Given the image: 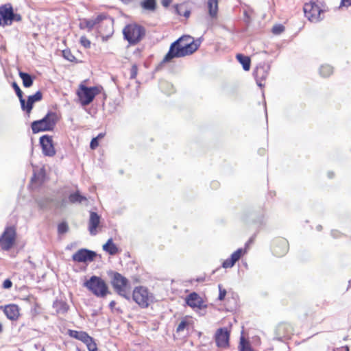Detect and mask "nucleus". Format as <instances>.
Segmentation results:
<instances>
[{
  "label": "nucleus",
  "mask_w": 351,
  "mask_h": 351,
  "mask_svg": "<svg viewBox=\"0 0 351 351\" xmlns=\"http://www.w3.org/2000/svg\"><path fill=\"white\" fill-rule=\"evenodd\" d=\"M305 16L313 23H318L324 19V13L328 11L324 0H310L304 5Z\"/></svg>",
  "instance_id": "obj_1"
},
{
  "label": "nucleus",
  "mask_w": 351,
  "mask_h": 351,
  "mask_svg": "<svg viewBox=\"0 0 351 351\" xmlns=\"http://www.w3.org/2000/svg\"><path fill=\"white\" fill-rule=\"evenodd\" d=\"M195 47L193 45H182V39H178L170 45L169 51L162 60V63L169 62L173 58H182L193 53Z\"/></svg>",
  "instance_id": "obj_2"
},
{
  "label": "nucleus",
  "mask_w": 351,
  "mask_h": 351,
  "mask_svg": "<svg viewBox=\"0 0 351 351\" xmlns=\"http://www.w3.org/2000/svg\"><path fill=\"white\" fill-rule=\"evenodd\" d=\"M58 121L57 114L49 111L41 119L34 121L32 123L31 127L33 133H38L44 131H52Z\"/></svg>",
  "instance_id": "obj_3"
},
{
  "label": "nucleus",
  "mask_w": 351,
  "mask_h": 351,
  "mask_svg": "<svg viewBox=\"0 0 351 351\" xmlns=\"http://www.w3.org/2000/svg\"><path fill=\"white\" fill-rule=\"evenodd\" d=\"M123 34L130 45H135L145 37V29L136 23H130L123 28Z\"/></svg>",
  "instance_id": "obj_4"
},
{
  "label": "nucleus",
  "mask_w": 351,
  "mask_h": 351,
  "mask_svg": "<svg viewBox=\"0 0 351 351\" xmlns=\"http://www.w3.org/2000/svg\"><path fill=\"white\" fill-rule=\"evenodd\" d=\"M112 285L115 291L121 296L130 300V285L128 280L117 272L112 274Z\"/></svg>",
  "instance_id": "obj_5"
},
{
  "label": "nucleus",
  "mask_w": 351,
  "mask_h": 351,
  "mask_svg": "<svg viewBox=\"0 0 351 351\" xmlns=\"http://www.w3.org/2000/svg\"><path fill=\"white\" fill-rule=\"evenodd\" d=\"M84 285L97 297L104 298L108 292L105 281L96 276H91L84 283Z\"/></svg>",
  "instance_id": "obj_6"
},
{
  "label": "nucleus",
  "mask_w": 351,
  "mask_h": 351,
  "mask_svg": "<svg viewBox=\"0 0 351 351\" xmlns=\"http://www.w3.org/2000/svg\"><path fill=\"white\" fill-rule=\"evenodd\" d=\"M99 93L100 88L97 86L88 87L81 84L77 94L80 104L85 106L89 105Z\"/></svg>",
  "instance_id": "obj_7"
},
{
  "label": "nucleus",
  "mask_w": 351,
  "mask_h": 351,
  "mask_svg": "<svg viewBox=\"0 0 351 351\" xmlns=\"http://www.w3.org/2000/svg\"><path fill=\"white\" fill-rule=\"evenodd\" d=\"M132 298L141 308H147L153 301V296L143 287H136L133 291Z\"/></svg>",
  "instance_id": "obj_8"
},
{
  "label": "nucleus",
  "mask_w": 351,
  "mask_h": 351,
  "mask_svg": "<svg viewBox=\"0 0 351 351\" xmlns=\"http://www.w3.org/2000/svg\"><path fill=\"white\" fill-rule=\"evenodd\" d=\"M16 238V229L14 226L7 227L0 237V250H10L14 245Z\"/></svg>",
  "instance_id": "obj_9"
},
{
  "label": "nucleus",
  "mask_w": 351,
  "mask_h": 351,
  "mask_svg": "<svg viewBox=\"0 0 351 351\" xmlns=\"http://www.w3.org/2000/svg\"><path fill=\"white\" fill-rule=\"evenodd\" d=\"M230 330L227 328L217 329L215 335V340L217 347L226 348L229 346Z\"/></svg>",
  "instance_id": "obj_10"
},
{
  "label": "nucleus",
  "mask_w": 351,
  "mask_h": 351,
  "mask_svg": "<svg viewBox=\"0 0 351 351\" xmlns=\"http://www.w3.org/2000/svg\"><path fill=\"white\" fill-rule=\"evenodd\" d=\"M97 254L95 252L82 248L77 250L75 254L72 256V259L74 261L79 263H86V262H91L96 257Z\"/></svg>",
  "instance_id": "obj_11"
},
{
  "label": "nucleus",
  "mask_w": 351,
  "mask_h": 351,
  "mask_svg": "<svg viewBox=\"0 0 351 351\" xmlns=\"http://www.w3.org/2000/svg\"><path fill=\"white\" fill-rule=\"evenodd\" d=\"M93 22L95 23V27H97L98 31L99 33H103V25H105L106 26H108V33H111L113 27V20L112 18L108 16L106 14H100L95 19H92Z\"/></svg>",
  "instance_id": "obj_12"
},
{
  "label": "nucleus",
  "mask_w": 351,
  "mask_h": 351,
  "mask_svg": "<svg viewBox=\"0 0 351 351\" xmlns=\"http://www.w3.org/2000/svg\"><path fill=\"white\" fill-rule=\"evenodd\" d=\"M40 144L45 156L51 157L56 154L52 136L47 134L42 136L40 138Z\"/></svg>",
  "instance_id": "obj_13"
},
{
  "label": "nucleus",
  "mask_w": 351,
  "mask_h": 351,
  "mask_svg": "<svg viewBox=\"0 0 351 351\" xmlns=\"http://www.w3.org/2000/svg\"><path fill=\"white\" fill-rule=\"evenodd\" d=\"M12 16L13 9L10 5H4L0 7V25H11Z\"/></svg>",
  "instance_id": "obj_14"
},
{
  "label": "nucleus",
  "mask_w": 351,
  "mask_h": 351,
  "mask_svg": "<svg viewBox=\"0 0 351 351\" xmlns=\"http://www.w3.org/2000/svg\"><path fill=\"white\" fill-rule=\"evenodd\" d=\"M43 98V93L38 90L35 94L29 95L27 97V101L24 99V105L21 104V109L25 111L27 114H29L33 108L34 104L40 101Z\"/></svg>",
  "instance_id": "obj_15"
},
{
  "label": "nucleus",
  "mask_w": 351,
  "mask_h": 351,
  "mask_svg": "<svg viewBox=\"0 0 351 351\" xmlns=\"http://www.w3.org/2000/svg\"><path fill=\"white\" fill-rule=\"evenodd\" d=\"M269 70V66L265 64H260L256 66L254 75L258 86L262 87L263 86L262 81L267 78Z\"/></svg>",
  "instance_id": "obj_16"
},
{
  "label": "nucleus",
  "mask_w": 351,
  "mask_h": 351,
  "mask_svg": "<svg viewBox=\"0 0 351 351\" xmlns=\"http://www.w3.org/2000/svg\"><path fill=\"white\" fill-rule=\"evenodd\" d=\"M185 300L187 305L193 308H197L199 309H204L206 308V305L204 304L202 298L195 292L188 295Z\"/></svg>",
  "instance_id": "obj_17"
},
{
  "label": "nucleus",
  "mask_w": 351,
  "mask_h": 351,
  "mask_svg": "<svg viewBox=\"0 0 351 351\" xmlns=\"http://www.w3.org/2000/svg\"><path fill=\"white\" fill-rule=\"evenodd\" d=\"M288 241L284 239H278L273 246V252L277 256H284L288 251Z\"/></svg>",
  "instance_id": "obj_18"
},
{
  "label": "nucleus",
  "mask_w": 351,
  "mask_h": 351,
  "mask_svg": "<svg viewBox=\"0 0 351 351\" xmlns=\"http://www.w3.org/2000/svg\"><path fill=\"white\" fill-rule=\"evenodd\" d=\"M100 216L96 212H90L88 230L91 235H95L97 234V228L100 223Z\"/></svg>",
  "instance_id": "obj_19"
},
{
  "label": "nucleus",
  "mask_w": 351,
  "mask_h": 351,
  "mask_svg": "<svg viewBox=\"0 0 351 351\" xmlns=\"http://www.w3.org/2000/svg\"><path fill=\"white\" fill-rule=\"evenodd\" d=\"M3 312L10 320H15L19 315V309L16 304H8L4 307Z\"/></svg>",
  "instance_id": "obj_20"
},
{
  "label": "nucleus",
  "mask_w": 351,
  "mask_h": 351,
  "mask_svg": "<svg viewBox=\"0 0 351 351\" xmlns=\"http://www.w3.org/2000/svg\"><path fill=\"white\" fill-rule=\"evenodd\" d=\"M69 335L70 337H73L76 339L82 341L83 343L90 341V336L84 331H77L73 330H69Z\"/></svg>",
  "instance_id": "obj_21"
},
{
  "label": "nucleus",
  "mask_w": 351,
  "mask_h": 351,
  "mask_svg": "<svg viewBox=\"0 0 351 351\" xmlns=\"http://www.w3.org/2000/svg\"><path fill=\"white\" fill-rule=\"evenodd\" d=\"M175 12L180 16H184L185 18H189L191 14V10L189 8L188 4L182 3L175 5Z\"/></svg>",
  "instance_id": "obj_22"
},
{
  "label": "nucleus",
  "mask_w": 351,
  "mask_h": 351,
  "mask_svg": "<svg viewBox=\"0 0 351 351\" xmlns=\"http://www.w3.org/2000/svg\"><path fill=\"white\" fill-rule=\"evenodd\" d=\"M103 250L108 252L110 255H115L119 252V248L113 243L112 238H110L107 242L103 245Z\"/></svg>",
  "instance_id": "obj_23"
},
{
  "label": "nucleus",
  "mask_w": 351,
  "mask_h": 351,
  "mask_svg": "<svg viewBox=\"0 0 351 351\" xmlns=\"http://www.w3.org/2000/svg\"><path fill=\"white\" fill-rule=\"evenodd\" d=\"M207 7L210 16L216 18L218 12V0H208Z\"/></svg>",
  "instance_id": "obj_24"
},
{
  "label": "nucleus",
  "mask_w": 351,
  "mask_h": 351,
  "mask_svg": "<svg viewBox=\"0 0 351 351\" xmlns=\"http://www.w3.org/2000/svg\"><path fill=\"white\" fill-rule=\"evenodd\" d=\"M53 308H55L56 313L63 314L67 312L69 306L66 302L56 300L53 304Z\"/></svg>",
  "instance_id": "obj_25"
},
{
  "label": "nucleus",
  "mask_w": 351,
  "mask_h": 351,
  "mask_svg": "<svg viewBox=\"0 0 351 351\" xmlns=\"http://www.w3.org/2000/svg\"><path fill=\"white\" fill-rule=\"evenodd\" d=\"M19 75L22 80L23 84L25 87L29 88L32 86L34 80L31 75L23 71H19Z\"/></svg>",
  "instance_id": "obj_26"
},
{
  "label": "nucleus",
  "mask_w": 351,
  "mask_h": 351,
  "mask_svg": "<svg viewBox=\"0 0 351 351\" xmlns=\"http://www.w3.org/2000/svg\"><path fill=\"white\" fill-rule=\"evenodd\" d=\"M179 39H182V45H193V48L195 47V51L197 50L200 45V41L199 40H194L193 38L189 36H182Z\"/></svg>",
  "instance_id": "obj_27"
},
{
  "label": "nucleus",
  "mask_w": 351,
  "mask_h": 351,
  "mask_svg": "<svg viewBox=\"0 0 351 351\" xmlns=\"http://www.w3.org/2000/svg\"><path fill=\"white\" fill-rule=\"evenodd\" d=\"M237 59L242 64L245 71H249L250 69V58L248 56L239 53L237 55Z\"/></svg>",
  "instance_id": "obj_28"
},
{
  "label": "nucleus",
  "mask_w": 351,
  "mask_h": 351,
  "mask_svg": "<svg viewBox=\"0 0 351 351\" xmlns=\"http://www.w3.org/2000/svg\"><path fill=\"white\" fill-rule=\"evenodd\" d=\"M69 200L72 204L82 203L84 201H86L87 199L85 196L82 195L79 191L71 193L69 196Z\"/></svg>",
  "instance_id": "obj_29"
},
{
  "label": "nucleus",
  "mask_w": 351,
  "mask_h": 351,
  "mask_svg": "<svg viewBox=\"0 0 351 351\" xmlns=\"http://www.w3.org/2000/svg\"><path fill=\"white\" fill-rule=\"evenodd\" d=\"M141 6L144 10L153 12L156 8V0H143Z\"/></svg>",
  "instance_id": "obj_30"
},
{
  "label": "nucleus",
  "mask_w": 351,
  "mask_h": 351,
  "mask_svg": "<svg viewBox=\"0 0 351 351\" xmlns=\"http://www.w3.org/2000/svg\"><path fill=\"white\" fill-rule=\"evenodd\" d=\"M333 73V68L329 64L322 65L319 68V74L324 77L330 76Z\"/></svg>",
  "instance_id": "obj_31"
},
{
  "label": "nucleus",
  "mask_w": 351,
  "mask_h": 351,
  "mask_svg": "<svg viewBox=\"0 0 351 351\" xmlns=\"http://www.w3.org/2000/svg\"><path fill=\"white\" fill-rule=\"evenodd\" d=\"M95 27V23L93 19H83L80 23V29H88V31L92 30Z\"/></svg>",
  "instance_id": "obj_32"
},
{
  "label": "nucleus",
  "mask_w": 351,
  "mask_h": 351,
  "mask_svg": "<svg viewBox=\"0 0 351 351\" xmlns=\"http://www.w3.org/2000/svg\"><path fill=\"white\" fill-rule=\"evenodd\" d=\"M239 348V351H254V350L248 344V342L246 341L243 337H241Z\"/></svg>",
  "instance_id": "obj_33"
},
{
  "label": "nucleus",
  "mask_w": 351,
  "mask_h": 351,
  "mask_svg": "<svg viewBox=\"0 0 351 351\" xmlns=\"http://www.w3.org/2000/svg\"><path fill=\"white\" fill-rule=\"evenodd\" d=\"M12 87H13L14 90H15V93H16L17 97L19 99L20 104H24V98L23 96V93L22 90H21L20 87L19 86V85L16 82H13Z\"/></svg>",
  "instance_id": "obj_34"
},
{
  "label": "nucleus",
  "mask_w": 351,
  "mask_h": 351,
  "mask_svg": "<svg viewBox=\"0 0 351 351\" xmlns=\"http://www.w3.org/2000/svg\"><path fill=\"white\" fill-rule=\"evenodd\" d=\"M244 252L245 251L242 248H239L232 254L230 258L236 263V262L241 258Z\"/></svg>",
  "instance_id": "obj_35"
},
{
  "label": "nucleus",
  "mask_w": 351,
  "mask_h": 351,
  "mask_svg": "<svg viewBox=\"0 0 351 351\" xmlns=\"http://www.w3.org/2000/svg\"><path fill=\"white\" fill-rule=\"evenodd\" d=\"M51 202H52V199L46 197V198H43V199H40L38 200V204L41 208L45 209V208H47L49 206V204L51 203Z\"/></svg>",
  "instance_id": "obj_36"
},
{
  "label": "nucleus",
  "mask_w": 351,
  "mask_h": 351,
  "mask_svg": "<svg viewBox=\"0 0 351 351\" xmlns=\"http://www.w3.org/2000/svg\"><path fill=\"white\" fill-rule=\"evenodd\" d=\"M90 341H86L84 343L86 345L88 350L89 351H98L97 345L91 337H90Z\"/></svg>",
  "instance_id": "obj_37"
},
{
  "label": "nucleus",
  "mask_w": 351,
  "mask_h": 351,
  "mask_svg": "<svg viewBox=\"0 0 351 351\" xmlns=\"http://www.w3.org/2000/svg\"><path fill=\"white\" fill-rule=\"evenodd\" d=\"M285 30V27L282 25H276L272 27V33L276 35L280 34Z\"/></svg>",
  "instance_id": "obj_38"
},
{
  "label": "nucleus",
  "mask_w": 351,
  "mask_h": 351,
  "mask_svg": "<svg viewBox=\"0 0 351 351\" xmlns=\"http://www.w3.org/2000/svg\"><path fill=\"white\" fill-rule=\"evenodd\" d=\"M189 326V322L186 319H182L176 328L177 332L183 331Z\"/></svg>",
  "instance_id": "obj_39"
},
{
  "label": "nucleus",
  "mask_w": 351,
  "mask_h": 351,
  "mask_svg": "<svg viewBox=\"0 0 351 351\" xmlns=\"http://www.w3.org/2000/svg\"><path fill=\"white\" fill-rule=\"evenodd\" d=\"M69 227L66 222L60 223L58 226V231L60 234L66 233L68 231Z\"/></svg>",
  "instance_id": "obj_40"
},
{
  "label": "nucleus",
  "mask_w": 351,
  "mask_h": 351,
  "mask_svg": "<svg viewBox=\"0 0 351 351\" xmlns=\"http://www.w3.org/2000/svg\"><path fill=\"white\" fill-rule=\"evenodd\" d=\"M63 56L65 59L70 62H73L75 60V56L71 53L69 50H64L62 51Z\"/></svg>",
  "instance_id": "obj_41"
},
{
  "label": "nucleus",
  "mask_w": 351,
  "mask_h": 351,
  "mask_svg": "<svg viewBox=\"0 0 351 351\" xmlns=\"http://www.w3.org/2000/svg\"><path fill=\"white\" fill-rule=\"evenodd\" d=\"M218 288H219V291L218 299H219V300L222 301L224 300L227 292H226V290L225 289H223L222 285L220 284L218 285Z\"/></svg>",
  "instance_id": "obj_42"
},
{
  "label": "nucleus",
  "mask_w": 351,
  "mask_h": 351,
  "mask_svg": "<svg viewBox=\"0 0 351 351\" xmlns=\"http://www.w3.org/2000/svg\"><path fill=\"white\" fill-rule=\"evenodd\" d=\"M234 264L235 263L231 258H228L223 262L222 267L223 268H231Z\"/></svg>",
  "instance_id": "obj_43"
},
{
  "label": "nucleus",
  "mask_w": 351,
  "mask_h": 351,
  "mask_svg": "<svg viewBox=\"0 0 351 351\" xmlns=\"http://www.w3.org/2000/svg\"><path fill=\"white\" fill-rule=\"evenodd\" d=\"M80 43L85 48H90V41L85 36H82L80 38Z\"/></svg>",
  "instance_id": "obj_44"
},
{
  "label": "nucleus",
  "mask_w": 351,
  "mask_h": 351,
  "mask_svg": "<svg viewBox=\"0 0 351 351\" xmlns=\"http://www.w3.org/2000/svg\"><path fill=\"white\" fill-rule=\"evenodd\" d=\"M138 68L136 65H133L130 69V78L134 79L137 75Z\"/></svg>",
  "instance_id": "obj_45"
},
{
  "label": "nucleus",
  "mask_w": 351,
  "mask_h": 351,
  "mask_svg": "<svg viewBox=\"0 0 351 351\" xmlns=\"http://www.w3.org/2000/svg\"><path fill=\"white\" fill-rule=\"evenodd\" d=\"M98 145H99L98 138H93L90 141V147L92 149H95L97 147Z\"/></svg>",
  "instance_id": "obj_46"
},
{
  "label": "nucleus",
  "mask_w": 351,
  "mask_h": 351,
  "mask_svg": "<svg viewBox=\"0 0 351 351\" xmlns=\"http://www.w3.org/2000/svg\"><path fill=\"white\" fill-rule=\"evenodd\" d=\"M12 282L10 280L6 279L4 280V282L3 283V287L4 289H10L12 287Z\"/></svg>",
  "instance_id": "obj_47"
},
{
  "label": "nucleus",
  "mask_w": 351,
  "mask_h": 351,
  "mask_svg": "<svg viewBox=\"0 0 351 351\" xmlns=\"http://www.w3.org/2000/svg\"><path fill=\"white\" fill-rule=\"evenodd\" d=\"M21 20V16L20 14H15L14 12H13V16L12 17V23L13 21H19Z\"/></svg>",
  "instance_id": "obj_48"
},
{
  "label": "nucleus",
  "mask_w": 351,
  "mask_h": 351,
  "mask_svg": "<svg viewBox=\"0 0 351 351\" xmlns=\"http://www.w3.org/2000/svg\"><path fill=\"white\" fill-rule=\"evenodd\" d=\"M341 5L347 7L351 5V0H341Z\"/></svg>",
  "instance_id": "obj_49"
},
{
  "label": "nucleus",
  "mask_w": 351,
  "mask_h": 351,
  "mask_svg": "<svg viewBox=\"0 0 351 351\" xmlns=\"http://www.w3.org/2000/svg\"><path fill=\"white\" fill-rule=\"evenodd\" d=\"M108 26H106L105 25H103V33H100L101 34H106V35H108V34H111L112 32L111 33H108ZM113 32V30L112 31Z\"/></svg>",
  "instance_id": "obj_50"
},
{
  "label": "nucleus",
  "mask_w": 351,
  "mask_h": 351,
  "mask_svg": "<svg viewBox=\"0 0 351 351\" xmlns=\"http://www.w3.org/2000/svg\"><path fill=\"white\" fill-rule=\"evenodd\" d=\"M171 3V0H162L161 3L164 7H168Z\"/></svg>",
  "instance_id": "obj_51"
},
{
  "label": "nucleus",
  "mask_w": 351,
  "mask_h": 351,
  "mask_svg": "<svg viewBox=\"0 0 351 351\" xmlns=\"http://www.w3.org/2000/svg\"><path fill=\"white\" fill-rule=\"evenodd\" d=\"M115 304H116V302H115L114 300H112V301H111V302H110V304H109V306H110V308L111 309H112V308H114V305H115Z\"/></svg>",
  "instance_id": "obj_52"
},
{
  "label": "nucleus",
  "mask_w": 351,
  "mask_h": 351,
  "mask_svg": "<svg viewBox=\"0 0 351 351\" xmlns=\"http://www.w3.org/2000/svg\"><path fill=\"white\" fill-rule=\"evenodd\" d=\"M121 2H123L125 4H129L133 0H120Z\"/></svg>",
  "instance_id": "obj_53"
},
{
  "label": "nucleus",
  "mask_w": 351,
  "mask_h": 351,
  "mask_svg": "<svg viewBox=\"0 0 351 351\" xmlns=\"http://www.w3.org/2000/svg\"><path fill=\"white\" fill-rule=\"evenodd\" d=\"M104 136V134L100 133L95 138H98V141Z\"/></svg>",
  "instance_id": "obj_54"
},
{
  "label": "nucleus",
  "mask_w": 351,
  "mask_h": 351,
  "mask_svg": "<svg viewBox=\"0 0 351 351\" xmlns=\"http://www.w3.org/2000/svg\"><path fill=\"white\" fill-rule=\"evenodd\" d=\"M328 176L330 178H332L333 177V173L332 172H328Z\"/></svg>",
  "instance_id": "obj_55"
},
{
  "label": "nucleus",
  "mask_w": 351,
  "mask_h": 351,
  "mask_svg": "<svg viewBox=\"0 0 351 351\" xmlns=\"http://www.w3.org/2000/svg\"><path fill=\"white\" fill-rule=\"evenodd\" d=\"M66 203V200L65 199H62V206H65Z\"/></svg>",
  "instance_id": "obj_56"
},
{
  "label": "nucleus",
  "mask_w": 351,
  "mask_h": 351,
  "mask_svg": "<svg viewBox=\"0 0 351 351\" xmlns=\"http://www.w3.org/2000/svg\"><path fill=\"white\" fill-rule=\"evenodd\" d=\"M322 227L320 225L317 226V230H319V231H320L322 230Z\"/></svg>",
  "instance_id": "obj_57"
},
{
  "label": "nucleus",
  "mask_w": 351,
  "mask_h": 351,
  "mask_svg": "<svg viewBox=\"0 0 351 351\" xmlns=\"http://www.w3.org/2000/svg\"><path fill=\"white\" fill-rule=\"evenodd\" d=\"M343 348L345 349L346 351H349V348L348 346H346Z\"/></svg>",
  "instance_id": "obj_58"
},
{
  "label": "nucleus",
  "mask_w": 351,
  "mask_h": 351,
  "mask_svg": "<svg viewBox=\"0 0 351 351\" xmlns=\"http://www.w3.org/2000/svg\"><path fill=\"white\" fill-rule=\"evenodd\" d=\"M2 331V325L0 323V332Z\"/></svg>",
  "instance_id": "obj_59"
}]
</instances>
